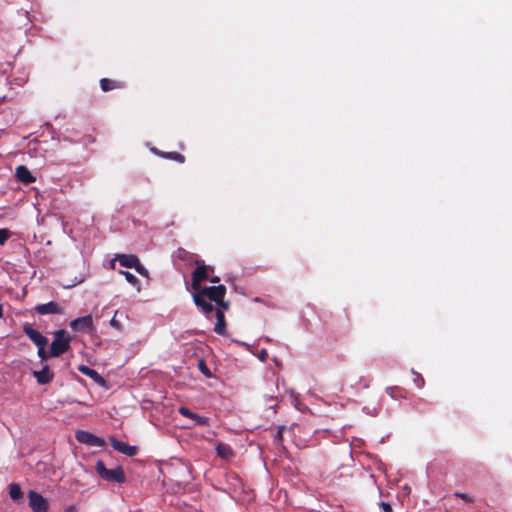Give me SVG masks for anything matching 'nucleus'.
Masks as SVG:
<instances>
[{"label": "nucleus", "instance_id": "obj_1", "mask_svg": "<svg viewBox=\"0 0 512 512\" xmlns=\"http://www.w3.org/2000/svg\"><path fill=\"white\" fill-rule=\"evenodd\" d=\"M226 287L224 285L204 287L192 294L194 303H199L200 297L214 301L220 308L227 310L229 303L224 301Z\"/></svg>", "mask_w": 512, "mask_h": 512}, {"label": "nucleus", "instance_id": "obj_2", "mask_svg": "<svg viewBox=\"0 0 512 512\" xmlns=\"http://www.w3.org/2000/svg\"><path fill=\"white\" fill-rule=\"evenodd\" d=\"M70 347V337L65 330H57L54 332V340L50 347V356L59 357L64 354Z\"/></svg>", "mask_w": 512, "mask_h": 512}, {"label": "nucleus", "instance_id": "obj_3", "mask_svg": "<svg viewBox=\"0 0 512 512\" xmlns=\"http://www.w3.org/2000/svg\"><path fill=\"white\" fill-rule=\"evenodd\" d=\"M95 469L100 477L108 482L123 483L125 481V474L120 466L114 469H107L104 462L98 460Z\"/></svg>", "mask_w": 512, "mask_h": 512}, {"label": "nucleus", "instance_id": "obj_4", "mask_svg": "<svg viewBox=\"0 0 512 512\" xmlns=\"http://www.w3.org/2000/svg\"><path fill=\"white\" fill-rule=\"evenodd\" d=\"M75 438L79 443L93 447H103L105 445V441L102 438L84 430L77 431Z\"/></svg>", "mask_w": 512, "mask_h": 512}, {"label": "nucleus", "instance_id": "obj_5", "mask_svg": "<svg viewBox=\"0 0 512 512\" xmlns=\"http://www.w3.org/2000/svg\"><path fill=\"white\" fill-rule=\"evenodd\" d=\"M70 327L72 330L80 332H93L95 330L91 315H86L72 320L70 322Z\"/></svg>", "mask_w": 512, "mask_h": 512}, {"label": "nucleus", "instance_id": "obj_6", "mask_svg": "<svg viewBox=\"0 0 512 512\" xmlns=\"http://www.w3.org/2000/svg\"><path fill=\"white\" fill-rule=\"evenodd\" d=\"M196 263L198 264V266L192 273L191 283V287L193 288L194 291H198L200 289L201 282L208 278V270L210 269V267H208L204 263L200 264L198 261Z\"/></svg>", "mask_w": 512, "mask_h": 512}, {"label": "nucleus", "instance_id": "obj_7", "mask_svg": "<svg viewBox=\"0 0 512 512\" xmlns=\"http://www.w3.org/2000/svg\"><path fill=\"white\" fill-rule=\"evenodd\" d=\"M29 506L34 512H47L48 503L46 499L39 493L31 490L29 491Z\"/></svg>", "mask_w": 512, "mask_h": 512}, {"label": "nucleus", "instance_id": "obj_8", "mask_svg": "<svg viewBox=\"0 0 512 512\" xmlns=\"http://www.w3.org/2000/svg\"><path fill=\"white\" fill-rule=\"evenodd\" d=\"M23 331L26 336L38 347V346H46L48 343L47 338L41 334L39 331L32 328L29 324H25L23 326Z\"/></svg>", "mask_w": 512, "mask_h": 512}, {"label": "nucleus", "instance_id": "obj_9", "mask_svg": "<svg viewBox=\"0 0 512 512\" xmlns=\"http://www.w3.org/2000/svg\"><path fill=\"white\" fill-rule=\"evenodd\" d=\"M34 309L40 315L63 314L64 312L63 308L57 302L54 301H50L44 304H38L35 306Z\"/></svg>", "mask_w": 512, "mask_h": 512}, {"label": "nucleus", "instance_id": "obj_10", "mask_svg": "<svg viewBox=\"0 0 512 512\" xmlns=\"http://www.w3.org/2000/svg\"><path fill=\"white\" fill-rule=\"evenodd\" d=\"M178 412L182 416L187 417V418L193 420L194 421V425H196V426H208L209 425V418L200 416V415H198L196 413H193L192 411H190L185 406H181L178 409Z\"/></svg>", "mask_w": 512, "mask_h": 512}, {"label": "nucleus", "instance_id": "obj_11", "mask_svg": "<svg viewBox=\"0 0 512 512\" xmlns=\"http://www.w3.org/2000/svg\"><path fill=\"white\" fill-rule=\"evenodd\" d=\"M111 445L114 450L127 456H134L137 453V448L135 446H130L127 443L119 441L115 438H111Z\"/></svg>", "mask_w": 512, "mask_h": 512}, {"label": "nucleus", "instance_id": "obj_12", "mask_svg": "<svg viewBox=\"0 0 512 512\" xmlns=\"http://www.w3.org/2000/svg\"><path fill=\"white\" fill-rule=\"evenodd\" d=\"M33 375L41 385L49 384L54 377L48 366H44L40 371H34Z\"/></svg>", "mask_w": 512, "mask_h": 512}, {"label": "nucleus", "instance_id": "obj_13", "mask_svg": "<svg viewBox=\"0 0 512 512\" xmlns=\"http://www.w3.org/2000/svg\"><path fill=\"white\" fill-rule=\"evenodd\" d=\"M78 370L82 374H84V375L90 377L91 379H93L97 384L105 385L104 378L96 370H94V369H92V368H90V367H88L86 365H80L78 367Z\"/></svg>", "mask_w": 512, "mask_h": 512}, {"label": "nucleus", "instance_id": "obj_14", "mask_svg": "<svg viewBox=\"0 0 512 512\" xmlns=\"http://www.w3.org/2000/svg\"><path fill=\"white\" fill-rule=\"evenodd\" d=\"M117 259L119 261V264L122 267H126V268H135V266L138 264V261H139V258L133 254L117 255Z\"/></svg>", "mask_w": 512, "mask_h": 512}, {"label": "nucleus", "instance_id": "obj_15", "mask_svg": "<svg viewBox=\"0 0 512 512\" xmlns=\"http://www.w3.org/2000/svg\"><path fill=\"white\" fill-rule=\"evenodd\" d=\"M16 176L21 182L25 184H30L35 181V178L32 176L31 172L26 166L23 165L17 167Z\"/></svg>", "mask_w": 512, "mask_h": 512}, {"label": "nucleus", "instance_id": "obj_16", "mask_svg": "<svg viewBox=\"0 0 512 512\" xmlns=\"http://www.w3.org/2000/svg\"><path fill=\"white\" fill-rule=\"evenodd\" d=\"M216 318L217 322L215 324L214 331L217 334L222 335L225 332L226 323L224 313L219 309L216 311Z\"/></svg>", "mask_w": 512, "mask_h": 512}, {"label": "nucleus", "instance_id": "obj_17", "mask_svg": "<svg viewBox=\"0 0 512 512\" xmlns=\"http://www.w3.org/2000/svg\"><path fill=\"white\" fill-rule=\"evenodd\" d=\"M9 495L12 500L19 502L23 498L21 487L17 483H12L9 486Z\"/></svg>", "mask_w": 512, "mask_h": 512}, {"label": "nucleus", "instance_id": "obj_18", "mask_svg": "<svg viewBox=\"0 0 512 512\" xmlns=\"http://www.w3.org/2000/svg\"><path fill=\"white\" fill-rule=\"evenodd\" d=\"M195 305L202 310V312L206 315H209L214 311V307L211 303L207 302L205 298L200 297L199 303H195Z\"/></svg>", "mask_w": 512, "mask_h": 512}, {"label": "nucleus", "instance_id": "obj_19", "mask_svg": "<svg viewBox=\"0 0 512 512\" xmlns=\"http://www.w3.org/2000/svg\"><path fill=\"white\" fill-rule=\"evenodd\" d=\"M100 86L104 92H107V91H110V90H113V89L119 87V85L116 81L107 79V78H103L100 80Z\"/></svg>", "mask_w": 512, "mask_h": 512}, {"label": "nucleus", "instance_id": "obj_20", "mask_svg": "<svg viewBox=\"0 0 512 512\" xmlns=\"http://www.w3.org/2000/svg\"><path fill=\"white\" fill-rule=\"evenodd\" d=\"M120 273L125 277L127 282H129L131 285L137 287L138 291L140 290V281L134 274H132L128 271H120Z\"/></svg>", "mask_w": 512, "mask_h": 512}, {"label": "nucleus", "instance_id": "obj_21", "mask_svg": "<svg viewBox=\"0 0 512 512\" xmlns=\"http://www.w3.org/2000/svg\"><path fill=\"white\" fill-rule=\"evenodd\" d=\"M217 454L223 458H228L232 455L231 448L226 444H218L216 447Z\"/></svg>", "mask_w": 512, "mask_h": 512}, {"label": "nucleus", "instance_id": "obj_22", "mask_svg": "<svg viewBox=\"0 0 512 512\" xmlns=\"http://www.w3.org/2000/svg\"><path fill=\"white\" fill-rule=\"evenodd\" d=\"M165 156L169 159L178 161L180 163H183L184 159H185L184 156L178 152H169V153H166Z\"/></svg>", "mask_w": 512, "mask_h": 512}, {"label": "nucleus", "instance_id": "obj_23", "mask_svg": "<svg viewBox=\"0 0 512 512\" xmlns=\"http://www.w3.org/2000/svg\"><path fill=\"white\" fill-rule=\"evenodd\" d=\"M198 367L200 369V371L206 376V377H211V372L210 370L208 369L206 363L203 361V360H200L199 363H198Z\"/></svg>", "mask_w": 512, "mask_h": 512}, {"label": "nucleus", "instance_id": "obj_24", "mask_svg": "<svg viewBox=\"0 0 512 512\" xmlns=\"http://www.w3.org/2000/svg\"><path fill=\"white\" fill-rule=\"evenodd\" d=\"M45 347H46V346H38V347H37V348H38V352H37V353H38V356H39L42 360H45V359H47V358L51 357V356H50V352H47V351L45 350Z\"/></svg>", "mask_w": 512, "mask_h": 512}, {"label": "nucleus", "instance_id": "obj_25", "mask_svg": "<svg viewBox=\"0 0 512 512\" xmlns=\"http://www.w3.org/2000/svg\"><path fill=\"white\" fill-rule=\"evenodd\" d=\"M140 275L147 277L148 270L138 261V264L134 268Z\"/></svg>", "mask_w": 512, "mask_h": 512}, {"label": "nucleus", "instance_id": "obj_26", "mask_svg": "<svg viewBox=\"0 0 512 512\" xmlns=\"http://www.w3.org/2000/svg\"><path fill=\"white\" fill-rule=\"evenodd\" d=\"M117 313H118V312L116 311V312H115L114 317L110 320V325H111L113 328H115V329H117V330L121 331V330H122V324H121V323L116 319V315H117Z\"/></svg>", "mask_w": 512, "mask_h": 512}, {"label": "nucleus", "instance_id": "obj_27", "mask_svg": "<svg viewBox=\"0 0 512 512\" xmlns=\"http://www.w3.org/2000/svg\"><path fill=\"white\" fill-rule=\"evenodd\" d=\"M9 238V231L7 229H0V245L4 244Z\"/></svg>", "mask_w": 512, "mask_h": 512}, {"label": "nucleus", "instance_id": "obj_28", "mask_svg": "<svg viewBox=\"0 0 512 512\" xmlns=\"http://www.w3.org/2000/svg\"><path fill=\"white\" fill-rule=\"evenodd\" d=\"M176 253H177V256L183 260H186L189 255V252L182 248H179Z\"/></svg>", "mask_w": 512, "mask_h": 512}, {"label": "nucleus", "instance_id": "obj_29", "mask_svg": "<svg viewBox=\"0 0 512 512\" xmlns=\"http://www.w3.org/2000/svg\"><path fill=\"white\" fill-rule=\"evenodd\" d=\"M414 382H415V384L417 385L418 388H422L423 385H424V379L419 374H416Z\"/></svg>", "mask_w": 512, "mask_h": 512}, {"label": "nucleus", "instance_id": "obj_30", "mask_svg": "<svg viewBox=\"0 0 512 512\" xmlns=\"http://www.w3.org/2000/svg\"><path fill=\"white\" fill-rule=\"evenodd\" d=\"M455 496L463 499L466 502H471L472 501V498L469 495L464 494V493H458L457 492V493H455Z\"/></svg>", "mask_w": 512, "mask_h": 512}, {"label": "nucleus", "instance_id": "obj_31", "mask_svg": "<svg viewBox=\"0 0 512 512\" xmlns=\"http://www.w3.org/2000/svg\"><path fill=\"white\" fill-rule=\"evenodd\" d=\"M282 431H283V426H279L278 427V431L275 435V439L278 441V442H281L282 441Z\"/></svg>", "mask_w": 512, "mask_h": 512}, {"label": "nucleus", "instance_id": "obj_32", "mask_svg": "<svg viewBox=\"0 0 512 512\" xmlns=\"http://www.w3.org/2000/svg\"><path fill=\"white\" fill-rule=\"evenodd\" d=\"M381 506L385 512H392V508H391L390 504L382 502Z\"/></svg>", "mask_w": 512, "mask_h": 512}, {"label": "nucleus", "instance_id": "obj_33", "mask_svg": "<svg viewBox=\"0 0 512 512\" xmlns=\"http://www.w3.org/2000/svg\"><path fill=\"white\" fill-rule=\"evenodd\" d=\"M267 351L265 349L261 350V352L259 353V358L262 360V361H265L266 360V357H267Z\"/></svg>", "mask_w": 512, "mask_h": 512}, {"label": "nucleus", "instance_id": "obj_34", "mask_svg": "<svg viewBox=\"0 0 512 512\" xmlns=\"http://www.w3.org/2000/svg\"><path fill=\"white\" fill-rule=\"evenodd\" d=\"M210 281L212 283H218L220 281V278L218 276H213L210 278Z\"/></svg>", "mask_w": 512, "mask_h": 512}, {"label": "nucleus", "instance_id": "obj_35", "mask_svg": "<svg viewBox=\"0 0 512 512\" xmlns=\"http://www.w3.org/2000/svg\"><path fill=\"white\" fill-rule=\"evenodd\" d=\"M3 316V306L0 304V318Z\"/></svg>", "mask_w": 512, "mask_h": 512}]
</instances>
